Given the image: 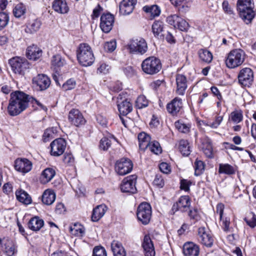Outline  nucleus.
Masks as SVG:
<instances>
[{"mask_svg": "<svg viewBox=\"0 0 256 256\" xmlns=\"http://www.w3.org/2000/svg\"><path fill=\"white\" fill-rule=\"evenodd\" d=\"M29 96L25 93L16 91L11 93L8 107V114L12 116L19 114L28 106Z\"/></svg>", "mask_w": 256, "mask_h": 256, "instance_id": "f257e3e1", "label": "nucleus"}, {"mask_svg": "<svg viewBox=\"0 0 256 256\" xmlns=\"http://www.w3.org/2000/svg\"><path fill=\"white\" fill-rule=\"evenodd\" d=\"M254 7L252 0H238L237 2V9L240 16L246 24L250 23L254 17Z\"/></svg>", "mask_w": 256, "mask_h": 256, "instance_id": "f03ea898", "label": "nucleus"}, {"mask_svg": "<svg viewBox=\"0 0 256 256\" xmlns=\"http://www.w3.org/2000/svg\"><path fill=\"white\" fill-rule=\"evenodd\" d=\"M76 56L80 64L84 66L92 65L95 60L91 47L85 43L79 45L76 51Z\"/></svg>", "mask_w": 256, "mask_h": 256, "instance_id": "7ed1b4c3", "label": "nucleus"}, {"mask_svg": "<svg viewBox=\"0 0 256 256\" xmlns=\"http://www.w3.org/2000/svg\"><path fill=\"white\" fill-rule=\"evenodd\" d=\"M245 52L240 48L231 50L228 54L225 62L226 66L230 68H234L240 66L245 59Z\"/></svg>", "mask_w": 256, "mask_h": 256, "instance_id": "20e7f679", "label": "nucleus"}, {"mask_svg": "<svg viewBox=\"0 0 256 256\" xmlns=\"http://www.w3.org/2000/svg\"><path fill=\"white\" fill-rule=\"evenodd\" d=\"M142 68L144 72L153 75L158 73L162 69L160 60L155 56H150L142 63Z\"/></svg>", "mask_w": 256, "mask_h": 256, "instance_id": "39448f33", "label": "nucleus"}, {"mask_svg": "<svg viewBox=\"0 0 256 256\" xmlns=\"http://www.w3.org/2000/svg\"><path fill=\"white\" fill-rule=\"evenodd\" d=\"M136 215L138 220L143 224H148L152 216L150 205L147 202L140 204L137 208Z\"/></svg>", "mask_w": 256, "mask_h": 256, "instance_id": "423d86ee", "label": "nucleus"}, {"mask_svg": "<svg viewBox=\"0 0 256 256\" xmlns=\"http://www.w3.org/2000/svg\"><path fill=\"white\" fill-rule=\"evenodd\" d=\"M12 70L16 74H24V72L30 68V64L25 58L14 57L9 60Z\"/></svg>", "mask_w": 256, "mask_h": 256, "instance_id": "0eeeda50", "label": "nucleus"}, {"mask_svg": "<svg viewBox=\"0 0 256 256\" xmlns=\"http://www.w3.org/2000/svg\"><path fill=\"white\" fill-rule=\"evenodd\" d=\"M128 48L131 53L144 54L148 50L147 43L142 38H132L128 44Z\"/></svg>", "mask_w": 256, "mask_h": 256, "instance_id": "6e6552de", "label": "nucleus"}, {"mask_svg": "<svg viewBox=\"0 0 256 256\" xmlns=\"http://www.w3.org/2000/svg\"><path fill=\"white\" fill-rule=\"evenodd\" d=\"M137 176L133 174L129 176L122 180L120 184V190L122 192L135 194L137 192L136 186Z\"/></svg>", "mask_w": 256, "mask_h": 256, "instance_id": "1a4fd4ad", "label": "nucleus"}, {"mask_svg": "<svg viewBox=\"0 0 256 256\" xmlns=\"http://www.w3.org/2000/svg\"><path fill=\"white\" fill-rule=\"evenodd\" d=\"M239 83L244 86H250L254 80V72L249 68L242 69L238 75Z\"/></svg>", "mask_w": 256, "mask_h": 256, "instance_id": "9d476101", "label": "nucleus"}, {"mask_svg": "<svg viewBox=\"0 0 256 256\" xmlns=\"http://www.w3.org/2000/svg\"><path fill=\"white\" fill-rule=\"evenodd\" d=\"M132 168L133 164L130 160L122 158L116 162L115 169L119 175L124 176L130 172Z\"/></svg>", "mask_w": 256, "mask_h": 256, "instance_id": "9b49d317", "label": "nucleus"}, {"mask_svg": "<svg viewBox=\"0 0 256 256\" xmlns=\"http://www.w3.org/2000/svg\"><path fill=\"white\" fill-rule=\"evenodd\" d=\"M190 201L189 196H182L178 201L173 204L171 212L172 214H174L178 210L186 212L190 209Z\"/></svg>", "mask_w": 256, "mask_h": 256, "instance_id": "f8f14e48", "label": "nucleus"}, {"mask_svg": "<svg viewBox=\"0 0 256 256\" xmlns=\"http://www.w3.org/2000/svg\"><path fill=\"white\" fill-rule=\"evenodd\" d=\"M66 142L64 138L56 139L50 144V154L54 156L62 155L66 149Z\"/></svg>", "mask_w": 256, "mask_h": 256, "instance_id": "ddd939ff", "label": "nucleus"}, {"mask_svg": "<svg viewBox=\"0 0 256 256\" xmlns=\"http://www.w3.org/2000/svg\"><path fill=\"white\" fill-rule=\"evenodd\" d=\"M123 93L120 94L118 96L117 106L120 115L126 116L132 110V104L126 99L122 100Z\"/></svg>", "mask_w": 256, "mask_h": 256, "instance_id": "4468645a", "label": "nucleus"}, {"mask_svg": "<svg viewBox=\"0 0 256 256\" xmlns=\"http://www.w3.org/2000/svg\"><path fill=\"white\" fill-rule=\"evenodd\" d=\"M114 22V16L112 14L110 13L104 14L100 18V27L104 32L108 33L112 29Z\"/></svg>", "mask_w": 256, "mask_h": 256, "instance_id": "2eb2a0df", "label": "nucleus"}, {"mask_svg": "<svg viewBox=\"0 0 256 256\" xmlns=\"http://www.w3.org/2000/svg\"><path fill=\"white\" fill-rule=\"evenodd\" d=\"M198 234L199 240L202 244L207 247H211L214 242L213 237L208 230H206L205 228L201 227L198 228Z\"/></svg>", "mask_w": 256, "mask_h": 256, "instance_id": "dca6fc26", "label": "nucleus"}, {"mask_svg": "<svg viewBox=\"0 0 256 256\" xmlns=\"http://www.w3.org/2000/svg\"><path fill=\"white\" fill-rule=\"evenodd\" d=\"M33 84H36L40 90L47 89L50 84V78L44 74H39L32 78Z\"/></svg>", "mask_w": 256, "mask_h": 256, "instance_id": "f3484780", "label": "nucleus"}, {"mask_svg": "<svg viewBox=\"0 0 256 256\" xmlns=\"http://www.w3.org/2000/svg\"><path fill=\"white\" fill-rule=\"evenodd\" d=\"M14 168L17 171L26 174L32 170V163L27 158H18L14 162Z\"/></svg>", "mask_w": 256, "mask_h": 256, "instance_id": "a211bd4d", "label": "nucleus"}, {"mask_svg": "<svg viewBox=\"0 0 256 256\" xmlns=\"http://www.w3.org/2000/svg\"><path fill=\"white\" fill-rule=\"evenodd\" d=\"M136 3V0H122L119 5L120 14L124 16L130 14Z\"/></svg>", "mask_w": 256, "mask_h": 256, "instance_id": "6ab92c4d", "label": "nucleus"}, {"mask_svg": "<svg viewBox=\"0 0 256 256\" xmlns=\"http://www.w3.org/2000/svg\"><path fill=\"white\" fill-rule=\"evenodd\" d=\"M69 120L76 126L84 124L86 120L81 112L76 109L72 110L68 114Z\"/></svg>", "mask_w": 256, "mask_h": 256, "instance_id": "aec40b11", "label": "nucleus"}, {"mask_svg": "<svg viewBox=\"0 0 256 256\" xmlns=\"http://www.w3.org/2000/svg\"><path fill=\"white\" fill-rule=\"evenodd\" d=\"M142 246L144 248L145 256H154L156 252L152 242L150 236H144Z\"/></svg>", "mask_w": 256, "mask_h": 256, "instance_id": "412c9836", "label": "nucleus"}, {"mask_svg": "<svg viewBox=\"0 0 256 256\" xmlns=\"http://www.w3.org/2000/svg\"><path fill=\"white\" fill-rule=\"evenodd\" d=\"M183 253L185 256H198L200 248L198 245L192 242H187L183 246Z\"/></svg>", "mask_w": 256, "mask_h": 256, "instance_id": "4be33fe9", "label": "nucleus"}, {"mask_svg": "<svg viewBox=\"0 0 256 256\" xmlns=\"http://www.w3.org/2000/svg\"><path fill=\"white\" fill-rule=\"evenodd\" d=\"M182 100L178 98H176L167 104L166 108L169 113L174 116L180 112L182 108Z\"/></svg>", "mask_w": 256, "mask_h": 256, "instance_id": "5701e85b", "label": "nucleus"}, {"mask_svg": "<svg viewBox=\"0 0 256 256\" xmlns=\"http://www.w3.org/2000/svg\"><path fill=\"white\" fill-rule=\"evenodd\" d=\"M42 55V50L36 45L33 44L28 47L26 49V56L27 58L31 60H36Z\"/></svg>", "mask_w": 256, "mask_h": 256, "instance_id": "b1692460", "label": "nucleus"}, {"mask_svg": "<svg viewBox=\"0 0 256 256\" xmlns=\"http://www.w3.org/2000/svg\"><path fill=\"white\" fill-rule=\"evenodd\" d=\"M52 8L55 12L62 14H66L69 10L66 0H54Z\"/></svg>", "mask_w": 256, "mask_h": 256, "instance_id": "393cba45", "label": "nucleus"}, {"mask_svg": "<svg viewBox=\"0 0 256 256\" xmlns=\"http://www.w3.org/2000/svg\"><path fill=\"white\" fill-rule=\"evenodd\" d=\"M177 88L176 92L179 95H184L187 88L186 77L182 74H178L176 77Z\"/></svg>", "mask_w": 256, "mask_h": 256, "instance_id": "a878e982", "label": "nucleus"}, {"mask_svg": "<svg viewBox=\"0 0 256 256\" xmlns=\"http://www.w3.org/2000/svg\"><path fill=\"white\" fill-rule=\"evenodd\" d=\"M138 138L140 148L143 150L148 149L150 142V136L146 132H142L138 134Z\"/></svg>", "mask_w": 256, "mask_h": 256, "instance_id": "bb28decb", "label": "nucleus"}, {"mask_svg": "<svg viewBox=\"0 0 256 256\" xmlns=\"http://www.w3.org/2000/svg\"><path fill=\"white\" fill-rule=\"evenodd\" d=\"M107 210V207L104 204H100L97 206L93 210L92 216V220L93 222H97L105 214Z\"/></svg>", "mask_w": 256, "mask_h": 256, "instance_id": "cd10ccee", "label": "nucleus"}, {"mask_svg": "<svg viewBox=\"0 0 256 256\" xmlns=\"http://www.w3.org/2000/svg\"><path fill=\"white\" fill-rule=\"evenodd\" d=\"M202 150L206 156L208 158L213 157V151L210 140L207 138H204L202 140Z\"/></svg>", "mask_w": 256, "mask_h": 256, "instance_id": "c85d7f7f", "label": "nucleus"}, {"mask_svg": "<svg viewBox=\"0 0 256 256\" xmlns=\"http://www.w3.org/2000/svg\"><path fill=\"white\" fill-rule=\"evenodd\" d=\"M16 196L17 200L25 204H29L32 202L30 196L24 190L22 189H19L16 192Z\"/></svg>", "mask_w": 256, "mask_h": 256, "instance_id": "c756f323", "label": "nucleus"}, {"mask_svg": "<svg viewBox=\"0 0 256 256\" xmlns=\"http://www.w3.org/2000/svg\"><path fill=\"white\" fill-rule=\"evenodd\" d=\"M44 222L42 220L40 219L38 217L35 216L32 218L28 224V228L33 230H39L44 226Z\"/></svg>", "mask_w": 256, "mask_h": 256, "instance_id": "7c9ffc66", "label": "nucleus"}, {"mask_svg": "<svg viewBox=\"0 0 256 256\" xmlns=\"http://www.w3.org/2000/svg\"><path fill=\"white\" fill-rule=\"evenodd\" d=\"M55 199V193L52 190H46L42 195V202L44 204L46 205L52 204L54 202Z\"/></svg>", "mask_w": 256, "mask_h": 256, "instance_id": "2f4dec72", "label": "nucleus"}, {"mask_svg": "<svg viewBox=\"0 0 256 256\" xmlns=\"http://www.w3.org/2000/svg\"><path fill=\"white\" fill-rule=\"evenodd\" d=\"M54 170L52 168H46L42 172L40 180L42 184H46L49 182L55 176Z\"/></svg>", "mask_w": 256, "mask_h": 256, "instance_id": "473e14b6", "label": "nucleus"}, {"mask_svg": "<svg viewBox=\"0 0 256 256\" xmlns=\"http://www.w3.org/2000/svg\"><path fill=\"white\" fill-rule=\"evenodd\" d=\"M111 247L114 256H126V252L120 243L114 241Z\"/></svg>", "mask_w": 256, "mask_h": 256, "instance_id": "72a5a7b5", "label": "nucleus"}, {"mask_svg": "<svg viewBox=\"0 0 256 256\" xmlns=\"http://www.w3.org/2000/svg\"><path fill=\"white\" fill-rule=\"evenodd\" d=\"M234 167L228 164H220L218 167V172L227 175H232L236 173Z\"/></svg>", "mask_w": 256, "mask_h": 256, "instance_id": "f704fd0d", "label": "nucleus"}, {"mask_svg": "<svg viewBox=\"0 0 256 256\" xmlns=\"http://www.w3.org/2000/svg\"><path fill=\"white\" fill-rule=\"evenodd\" d=\"M41 24L42 22L40 20L38 19L34 20L27 24L26 32L30 34L36 32L40 29Z\"/></svg>", "mask_w": 256, "mask_h": 256, "instance_id": "c9c22d12", "label": "nucleus"}, {"mask_svg": "<svg viewBox=\"0 0 256 256\" xmlns=\"http://www.w3.org/2000/svg\"><path fill=\"white\" fill-rule=\"evenodd\" d=\"M142 10L150 14L153 18L158 16L160 13V10L156 5L146 6Z\"/></svg>", "mask_w": 256, "mask_h": 256, "instance_id": "e433bc0d", "label": "nucleus"}, {"mask_svg": "<svg viewBox=\"0 0 256 256\" xmlns=\"http://www.w3.org/2000/svg\"><path fill=\"white\" fill-rule=\"evenodd\" d=\"M200 59L204 62L210 63L212 60V54L207 50L200 49L198 51Z\"/></svg>", "mask_w": 256, "mask_h": 256, "instance_id": "4c0bfd02", "label": "nucleus"}, {"mask_svg": "<svg viewBox=\"0 0 256 256\" xmlns=\"http://www.w3.org/2000/svg\"><path fill=\"white\" fill-rule=\"evenodd\" d=\"M164 24L162 21L156 20L152 25V30L155 36H161L160 34L163 31Z\"/></svg>", "mask_w": 256, "mask_h": 256, "instance_id": "58836bf2", "label": "nucleus"}, {"mask_svg": "<svg viewBox=\"0 0 256 256\" xmlns=\"http://www.w3.org/2000/svg\"><path fill=\"white\" fill-rule=\"evenodd\" d=\"M179 150L183 156H188L190 154V150L189 144L188 140H182L179 143Z\"/></svg>", "mask_w": 256, "mask_h": 256, "instance_id": "ea45409f", "label": "nucleus"}, {"mask_svg": "<svg viewBox=\"0 0 256 256\" xmlns=\"http://www.w3.org/2000/svg\"><path fill=\"white\" fill-rule=\"evenodd\" d=\"M26 12V7L22 3L16 4L13 10V13L16 18H20L24 16Z\"/></svg>", "mask_w": 256, "mask_h": 256, "instance_id": "a19ab883", "label": "nucleus"}, {"mask_svg": "<svg viewBox=\"0 0 256 256\" xmlns=\"http://www.w3.org/2000/svg\"><path fill=\"white\" fill-rule=\"evenodd\" d=\"M116 140V138L114 136H111L110 138L104 137L100 141V149L106 150L111 146V140Z\"/></svg>", "mask_w": 256, "mask_h": 256, "instance_id": "79ce46f5", "label": "nucleus"}, {"mask_svg": "<svg viewBox=\"0 0 256 256\" xmlns=\"http://www.w3.org/2000/svg\"><path fill=\"white\" fill-rule=\"evenodd\" d=\"M230 119L234 124H238L243 120L242 112L240 110H236L230 113Z\"/></svg>", "mask_w": 256, "mask_h": 256, "instance_id": "37998d69", "label": "nucleus"}, {"mask_svg": "<svg viewBox=\"0 0 256 256\" xmlns=\"http://www.w3.org/2000/svg\"><path fill=\"white\" fill-rule=\"evenodd\" d=\"M148 100L144 95L138 96L136 101V106L141 109L146 108L148 105Z\"/></svg>", "mask_w": 256, "mask_h": 256, "instance_id": "c03bdc74", "label": "nucleus"}, {"mask_svg": "<svg viewBox=\"0 0 256 256\" xmlns=\"http://www.w3.org/2000/svg\"><path fill=\"white\" fill-rule=\"evenodd\" d=\"M176 129L182 133H188L190 131V126L182 122V121L178 120L174 124Z\"/></svg>", "mask_w": 256, "mask_h": 256, "instance_id": "a18cd8bd", "label": "nucleus"}, {"mask_svg": "<svg viewBox=\"0 0 256 256\" xmlns=\"http://www.w3.org/2000/svg\"><path fill=\"white\" fill-rule=\"evenodd\" d=\"M194 174L196 176L200 175L204 170V162L200 160H196L194 162Z\"/></svg>", "mask_w": 256, "mask_h": 256, "instance_id": "49530a36", "label": "nucleus"}, {"mask_svg": "<svg viewBox=\"0 0 256 256\" xmlns=\"http://www.w3.org/2000/svg\"><path fill=\"white\" fill-rule=\"evenodd\" d=\"M52 64L54 66L61 67L64 64L65 60L60 55L56 54L52 56Z\"/></svg>", "mask_w": 256, "mask_h": 256, "instance_id": "de8ad7c7", "label": "nucleus"}, {"mask_svg": "<svg viewBox=\"0 0 256 256\" xmlns=\"http://www.w3.org/2000/svg\"><path fill=\"white\" fill-rule=\"evenodd\" d=\"M148 149H149L152 152L156 154L160 153L162 152L160 144L156 141L150 142Z\"/></svg>", "mask_w": 256, "mask_h": 256, "instance_id": "09e8293b", "label": "nucleus"}, {"mask_svg": "<svg viewBox=\"0 0 256 256\" xmlns=\"http://www.w3.org/2000/svg\"><path fill=\"white\" fill-rule=\"evenodd\" d=\"M244 220L250 227L254 228L256 226V216L254 213H250L245 218Z\"/></svg>", "mask_w": 256, "mask_h": 256, "instance_id": "8fccbe9b", "label": "nucleus"}, {"mask_svg": "<svg viewBox=\"0 0 256 256\" xmlns=\"http://www.w3.org/2000/svg\"><path fill=\"white\" fill-rule=\"evenodd\" d=\"M8 15L6 12H0V30L8 25Z\"/></svg>", "mask_w": 256, "mask_h": 256, "instance_id": "3c124183", "label": "nucleus"}, {"mask_svg": "<svg viewBox=\"0 0 256 256\" xmlns=\"http://www.w3.org/2000/svg\"><path fill=\"white\" fill-rule=\"evenodd\" d=\"M72 232L77 236H82L84 232V227L80 224H75L73 228H70Z\"/></svg>", "mask_w": 256, "mask_h": 256, "instance_id": "603ef678", "label": "nucleus"}, {"mask_svg": "<svg viewBox=\"0 0 256 256\" xmlns=\"http://www.w3.org/2000/svg\"><path fill=\"white\" fill-rule=\"evenodd\" d=\"M180 18V17L177 14H172L166 18V22L175 28L178 25V22Z\"/></svg>", "mask_w": 256, "mask_h": 256, "instance_id": "864d4df0", "label": "nucleus"}, {"mask_svg": "<svg viewBox=\"0 0 256 256\" xmlns=\"http://www.w3.org/2000/svg\"><path fill=\"white\" fill-rule=\"evenodd\" d=\"M76 80L74 79L70 78L63 84L62 88L64 90H72L76 87Z\"/></svg>", "mask_w": 256, "mask_h": 256, "instance_id": "5fc2aeb1", "label": "nucleus"}, {"mask_svg": "<svg viewBox=\"0 0 256 256\" xmlns=\"http://www.w3.org/2000/svg\"><path fill=\"white\" fill-rule=\"evenodd\" d=\"M5 250L6 252L9 256L13 255L16 250L15 246L12 241H8L5 244Z\"/></svg>", "mask_w": 256, "mask_h": 256, "instance_id": "6e6d98bb", "label": "nucleus"}, {"mask_svg": "<svg viewBox=\"0 0 256 256\" xmlns=\"http://www.w3.org/2000/svg\"><path fill=\"white\" fill-rule=\"evenodd\" d=\"M188 215L190 220H194L195 222L198 221L200 218V216L198 211L196 208L189 209Z\"/></svg>", "mask_w": 256, "mask_h": 256, "instance_id": "4d7b16f0", "label": "nucleus"}, {"mask_svg": "<svg viewBox=\"0 0 256 256\" xmlns=\"http://www.w3.org/2000/svg\"><path fill=\"white\" fill-rule=\"evenodd\" d=\"M93 256H106V252L101 246H96L93 250Z\"/></svg>", "mask_w": 256, "mask_h": 256, "instance_id": "13d9d810", "label": "nucleus"}, {"mask_svg": "<svg viewBox=\"0 0 256 256\" xmlns=\"http://www.w3.org/2000/svg\"><path fill=\"white\" fill-rule=\"evenodd\" d=\"M223 120V117L222 116H218L213 122H209L206 124V126H210L212 128H217L220 125Z\"/></svg>", "mask_w": 256, "mask_h": 256, "instance_id": "bf43d9fd", "label": "nucleus"}, {"mask_svg": "<svg viewBox=\"0 0 256 256\" xmlns=\"http://www.w3.org/2000/svg\"><path fill=\"white\" fill-rule=\"evenodd\" d=\"M188 24L184 20L180 18L176 28H177L182 31H186L188 30Z\"/></svg>", "mask_w": 256, "mask_h": 256, "instance_id": "052dcab7", "label": "nucleus"}, {"mask_svg": "<svg viewBox=\"0 0 256 256\" xmlns=\"http://www.w3.org/2000/svg\"><path fill=\"white\" fill-rule=\"evenodd\" d=\"M54 132L50 128L46 129L43 134V140L44 142H47L54 138Z\"/></svg>", "mask_w": 256, "mask_h": 256, "instance_id": "680f3d73", "label": "nucleus"}, {"mask_svg": "<svg viewBox=\"0 0 256 256\" xmlns=\"http://www.w3.org/2000/svg\"><path fill=\"white\" fill-rule=\"evenodd\" d=\"M116 41L112 40L110 42H106L104 46V48L108 52H112L116 48Z\"/></svg>", "mask_w": 256, "mask_h": 256, "instance_id": "e2e57ef3", "label": "nucleus"}, {"mask_svg": "<svg viewBox=\"0 0 256 256\" xmlns=\"http://www.w3.org/2000/svg\"><path fill=\"white\" fill-rule=\"evenodd\" d=\"M192 182L190 180L182 179L180 180V188L182 190L188 192L190 190V186Z\"/></svg>", "mask_w": 256, "mask_h": 256, "instance_id": "0e129e2a", "label": "nucleus"}, {"mask_svg": "<svg viewBox=\"0 0 256 256\" xmlns=\"http://www.w3.org/2000/svg\"><path fill=\"white\" fill-rule=\"evenodd\" d=\"M63 161L64 163L72 165L74 162V158L72 154L66 153L64 156Z\"/></svg>", "mask_w": 256, "mask_h": 256, "instance_id": "69168bd1", "label": "nucleus"}, {"mask_svg": "<svg viewBox=\"0 0 256 256\" xmlns=\"http://www.w3.org/2000/svg\"><path fill=\"white\" fill-rule=\"evenodd\" d=\"M160 170L164 174H168L170 172L171 169L170 166L166 162H162L160 164Z\"/></svg>", "mask_w": 256, "mask_h": 256, "instance_id": "338daca9", "label": "nucleus"}, {"mask_svg": "<svg viewBox=\"0 0 256 256\" xmlns=\"http://www.w3.org/2000/svg\"><path fill=\"white\" fill-rule=\"evenodd\" d=\"M154 184L158 187L162 188L164 186V180L161 176H156L154 182Z\"/></svg>", "mask_w": 256, "mask_h": 256, "instance_id": "774afa93", "label": "nucleus"}]
</instances>
